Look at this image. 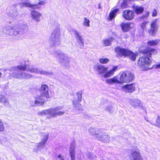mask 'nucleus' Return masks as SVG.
<instances>
[{"instance_id": "nucleus-42", "label": "nucleus", "mask_w": 160, "mask_h": 160, "mask_svg": "<svg viewBox=\"0 0 160 160\" xmlns=\"http://www.w3.org/2000/svg\"><path fill=\"white\" fill-rule=\"evenodd\" d=\"M58 158H59V160H64L60 154L58 155Z\"/></svg>"}, {"instance_id": "nucleus-2", "label": "nucleus", "mask_w": 160, "mask_h": 160, "mask_svg": "<svg viewBox=\"0 0 160 160\" xmlns=\"http://www.w3.org/2000/svg\"><path fill=\"white\" fill-rule=\"evenodd\" d=\"M93 68L94 70L97 72L98 74L102 75L104 78H107L113 76L115 72L118 70V67L114 66L108 70V67L100 64H96L94 66Z\"/></svg>"}, {"instance_id": "nucleus-24", "label": "nucleus", "mask_w": 160, "mask_h": 160, "mask_svg": "<svg viewBox=\"0 0 160 160\" xmlns=\"http://www.w3.org/2000/svg\"><path fill=\"white\" fill-rule=\"evenodd\" d=\"M28 66L24 62H22L20 65L18 66L15 68L19 71H27V67Z\"/></svg>"}, {"instance_id": "nucleus-38", "label": "nucleus", "mask_w": 160, "mask_h": 160, "mask_svg": "<svg viewBox=\"0 0 160 160\" xmlns=\"http://www.w3.org/2000/svg\"><path fill=\"white\" fill-rule=\"evenodd\" d=\"M148 23V22L146 21V22H143L142 23L141 25V28L142 29H144L145 28V27H146V25Z\"/></svg>"}, {"instance_id": "nucleus-50", "label": "nucleus", "mask_w": 160, "mask_h": 160, "mask_svg": "<svg viewBox=\"0 0 160 160\" xmlns=\"http://www.w3.org/2000/svg\"><path fill=\"white\" fill-rule=\"evenodd\" d=\"M12 76H13V75L12 74Z\"/></svg>"}, {"instance_id": "nucleus-18", "label": "nucleus", "mask_w": 160, "mask_h": 160, "mask_svg": "<svg viewBox=\"0 0 160 160\" xmlns=\"http://www.w3.org/2000/svg\"><path fill=\"white\" fill-rule=\"evenodd\" d=\"M134 27V24L131 22L123 23L121 24L122 29L124 32L128 31L130 29L133 28Z\"/></svg>"}, {"instance_id": "nucleus-27", "label": "nucleus", "mask_w": 160, "mask_h": 160, "mask_svg": "<svg viewBox=\"0 0 160 160\" xmlns=\"http://www.w3.org/2000/svg\"><path fill=\"white\" fill-rule=\"evenodd\" d=\"M118 11V9L117 8L113 10H112L110 13L109 19L111 20L115 16L116 13Z\"/></svg>"}, {"instance_id": "nucleus-46", "label": "nucleus", "mask_w": 160, "mask_h": 160, "mask_svg": "<svg viewBox=\"0 0 160 160\" xmlns=\"http://www.w3.org/2000/svg\"><path fill=\"white\" fill-rule=\"evenodd\" d=\"M146 121L148 122H149L152 124V123L151 122H149V120H146Z\"/></svg>"}, {"instance_id": "nucleus-34", "label": "nucleus", "mask_w": 160, "mask_h": 160, "mask_svg": "<svg viewBox=\"0 0 160 160\" xmlns=\"http://www.w3.org/2000/svg\"><path fill=\"white\" fill-rule=\"evenodd\" d=\"M158 41H150L148 42V45L149 46H153L156 45L158 43Z\"/></svg>"}, {"instance_id": "nucleus-25", "label": "nucleus", "mask_w": 160, "mask_h": 160, "mask_svg": "<svg viewBox=\"0 0 160 160\" xmlns=\"http://www.w3.org/2000/svg\"><path fill=\"white\" fill-rule=\"evenodd\" d=\"M128 52L127 57L131 60L135 61L136 59V54L129 50Z\"/></svg>"}, {"instance_id": "nucleus-44", "label": "nucleus", "mask_w": 160, "mask_h": 160, "mask_svg": "<svg viewBox=\"0 0 160 160\" xmlns=\"http://www.w3.org/2000/svg\"><path fill=\"white\" fill-rule=\"evenodd\" d=\"M2 75V73L1 72H0V78L1 77Z\"/></svg>"}, {"instance_id": "nucleus-13", "label": "nucleus", "mask_w": 160, "mask_h": 160, "mask_svg": "<svg viewBox=\"0 0 160 160\" xmlns=\"http://www.w3.org/2000/svg\"><path fill=\"white\" fill-rule=\"evenodd\" d=\"M139 52L143 53L146 54L149 56L152 54H154L157 53L156 50L152 48H147L146 47H141L139 49Z\"/></svg>"}, {"instance_id": "nucleus-20", "label": "nucleus", "mask_w": 160, "mask_h": 160, "mask_svg": "<svg viewBox=\"0 0 160 160\" xmlns=\"http://www.w3.org/2000/svg\"><path fill=\"white\" fill-rule=\"evenodd\" d=\"M41 141L37 144V146L38 148H43L46 142L48 137V133L43 134L42 136Z\"/></svg>"}, {"instance_id": "nucleus-31", "label": "nucleus", "mask_w": 160, "mask_h": 160, "mask_svg": "<svg viewBox=\"0 0 160 160\" xmlns=\"http://www.w3.org/2000/svg\"><path fill=\"white\" fill-rule=\"evenodd\" d=\"M74 32L77 39L82 40L83 39L82 36L77 31L74 30Z\"/></svg>"}, {"instance_id": "nucleus-28", "label": "nucleus", "mask_w": 160, "mask_h": 160, "mask_svg": "<svg viewBox=\"0 0 160 160\" xmlns=\"http://www.w3.org/2000/svg\"><path fill=\"white\" fill-rule=\"evenodd\" d=\"M70 154L71 156L72 160H75V156H74V147H72L70 148L69 150Z\"/></svg>"}, {"instance_id": "nucleus-48", "label": "nucleus", "mask_w": 160, "mask_h": 160, "mask_svg": "<svg viewBox=\"0 0 160 160\" xmlns=\"http://www.w3.org/2000/svg\"><path fill=\"white\" fill-rule=\"evenodd\" d=\"M98 8H100V6H99H99Z\"/></svg>"}, {"instance_id": "nucleus-35", "label": "nucleus", "mask_w": 160, "mask_h": 160, "mask_svg": "<svg viewBox=\"0 0 160 160\" xmlns=\"http://www.w3.org/2000/svg\"><path fill=\"white\" fill-rule=\"evenodd\" d=\"M4 126L1 120L0 119V131H2L4 130Z\"/></svg>"}, {"instance_id": "nucleus-43", "label": "nucleus", "mask_w": 160, "mask_h": 160, "mask_svg": "<svg viewBox=\"0 0 160 160\" xmlns=\"http://www.w3.org/2000/svg\"><path fill=\"white\" fill-rule=\"evenodd\" d=\"M155 68H160V63H158V64H156L155 66Z\"/></svg>"}, {"instance_id": "nucleus-11", "label": "nucleus", "mask_w": 160, "mask_h": 160, "mask_svg": "<svg viewBox=\"0 0 160 160\" xmlns=\"http://www.w3.org/2000/svg\"><path fill=\"white\" fill-rule=\"evenodd\" d=\"M57 59L58 61L62 64L66 65L69 62V57L63 53H59L57 57Z\"/></svg>"}, {"instance_id": "nucleus-51", "label": "nucleus", "mask_w": 160, "mask_h": 160, "mask_svg": "<svg viewBox=\"0 0 160 160\" xmlns=\"http://www.w3.org/2000/svg\"><path fill=\"white\" fill-rule=\"evenodd\" d=\"M41 0H39V1H41Z\"/></svg>"}, {"instance_id": "nucleus-14", "label": "nucleus", "mask_w": 160, "mask_h": 160, "mask_svg": "<svg viewBox=\"0 0 160 160\" xmlns=\"http://www.w3.org/2000/svg\"><path fill=\"white\" fill-rule=\"evenodd\" d=\"M77 100H74L72 101L73 107L76 109H79L81 107V105L79 103L82 100V93L80 91L77 93Z\"/></svg>"}, {"instance_id": "nucleus-9", "label": "nucleus", "mask_w": 160, "mask_h": 160, "mask_svg": "<svg viewBox=\"0 0 160 160\" xmlns=\"http://www.w3.org/2000/svg\"><path fill=\"white\" fill-rule=\"evenodd\" d=\"M27 71L32 73H35L37 74L49 75L52 74L51 72H47L44 70L34 67L30 65H28Z\"/></svg>"}, {"instance_id": "nucleus-7", "label": "nucleus", "mask_w": 160, "mask_h": 160, "mask_svg": "<svg viewBox=\"0 0 160 160\" xmlns=\"http://www.w3.org/2000/svg\"><path fill=\"white\" fill-rule=\"evenodd\" d=\"M151 63V61L149 58L144 56L140 58L138 64L142 70L145 71L152 68Z\"/></svg>"}, {"instance_id": "nucleus-10", "label": "nucleus", "mask_w": 160, "mask_h": 160, "mask_svg": "<svg viewBox=\"0 0 160 160\" xmlns=\"http://www.w3.org/2000/svg\"><path fill=\"white\" fill-rule=\"evenodd\" d=\"M136 85L132 83L122 85L121 87L118 88L119 89H121L126 93H132L135 90Z\"/></svg>"}, {"instance_id": "nucleus-19", "label": "nucleus", "mask_w": 160, "mask_h": 160, "mask_svg": "<svg viewBox=\"0 0 160 160\" xmlns=\"http://www.w3.org/2000/svg\"><path fill=\"white\" fill-rule=\"evenodd\" d=\"M60 29L59 28H57L52 31L51 35V38L52 39H59L60 38Z\"/></svg>"}, {"instance_id": "nucleus-21", "label": "nucleus", "mask_w": 160, "mask_h": 160, "mask_svg": "<svg viewBox=\"0 0 160 160\" xmlns=\"http://www.w3.org/2000/svg\"><path fill=\"white\" fill-rule=\"evenodd\" d=\"M132 105L135 108H139L145 110V108L143 106L142 102L138 99H135L132 102Z\"/></svg>"}, {"instance_id": "nucleus-40", "label": "nucleus", "mask_w": 160, "mask_h": 160, "mask_svg": "<svg viewBox=\"0 0 160 160\" xmlns=\"http://www.w3.org/2000/svg\"><path fill=\"white\" fill-rule=\"evenodd\" d=\"M79 46L80 48H81L83 46V45L84 44L83 41H78Z\"/></svg>"}, {"instance_id": "nucleus-3", "label": "nucleus", "mask_w": 160, "mask_h": 160, "mask_svg": "<svg viewBox=\"0 0 160 160\" xmlns=\"http://www.w3.org/2000/svg\"><path fill=\"white\" fill-rule=\"evenodd\" d=\"M89 134L102 142H108L110 141V137L106 133L102 132L101 129L90 128L88 129Z\"/></svg>"}, {"instance_id": "nucleus-37", "label": "nucleus", "mask_w": 160, "mask_h": 160, "mask_svg": "<svg viewBox=\"0 0 160 160\" xmlns=\"http://www.w3.org/2000/svg\"><path fill=\"white\" fill-rule=\"evenodd\" d=\"M104 44L105 46H110L111 44V41H104Z\"/></svg>"}, {"instance_id": "nucleus-45", "label": "nucleus", "mask_w": 160, "mask_h": 160, "mask_svg": "<svg viewBox=\"0 0 160 160\" xmlns=\"http://www.w3.org/2000/svg\"><path fill=\"white\" fill-rule=\"evenodd\" d=\"M14 68H12L11 69V71H12L14 69Z\"/></svg>"}, {"instance_id": "nucleus-4", "label": "nucleus", "mask_w": 160, "mask_h": 160, "mask_svg": "<svg viewBox=\"0 0 160 160\" xmlns=\"http://www.w3.org/2000/svg\"><path fill=\"white\" fill-rule=\"evenodd\" d=\"M48 90V85L46 84L42 85L41 87V91L42 95H38L36 97L34 103L32 105V106H33L43 105L44 102L45 98L47 99L49 98Z\"/></svg>"}, {"instance_id": "nucleus-39", "label": "nucleus", "mask_w": 160, "mask_h": 160, "mask_svg": "<svg viewBox=\"0 0 160 160\" xmlns=\"http://www.w3.org/2000/svg\"><path fill=\"white\" fill-rule=\"evenodd\" d=\"M157 14V12L156 10L154 9L152 13V16L153 17H156Z\"/></svg>"}, {"instance_id": "nucleus-29", "label": "nucleus", "mask_w": 160, "mask_h": 160, "mask_svg": "<svg viewBox=\"0 0 160 160\" xmlns=\"http://www.w3.org/2000/svg\"><path fill=\"white\" fill-rule=\"evenodd\" d=\"M152 124L156 126L157 127H160V117L158 115L156 118L155 123H152Z\"/></svg>"}, {"instance_id": "nucleus-15", "label": "nucleus", "mask_w": 160, "mask_h": 160, "mask_svg": "<svg viewBox=\"0 0 160 160\" xmlns=\"http://www.w3.org/2000/svg\"><path fill=\"white\" fill-rule=\"evenodd\" d=\"M158 19H155L151 22L150 29L149 30V33L152 35H154L157 31L158 28Z\"/></svg>"}, {"instance_id": "nucleus-23", "label": "nucleus", "mask_w": 160, "mask_h": 160, "mask_svg": "<svg viewBox=\"0 0 160 160\" xmlns=\"http://www.w3.org/2000/svg\"><path fill=\"white\" fill-rule=\"evenodd\" d=\"M132 8L134 11L137 14H140L144 10V8L142 6L136 5H133Z\"/></svg>"}, {"instance_id": "nucleus-36", "label": "nucleus", "mask_w": 160, "mask_h": 160, "mask_svg": "<svg viewBox=\"0 0 160 160\" xmlns=\"http://www.w3.org/2000/svg\"><path fill=\"white\" fill-rule=\"evenodd\" d=\"M2 30L4 32L7 33L9 31V28L7 27H4L3 28Z\"/></svg>"}, {"instance_id": "nucleus-47", "label": "nucleus", "mask_w": 160, "mask_h": 160, "mask_svg": "<svg viewBox=\"0 0 160 160\" xmlns=\"http://www.w3.org/2000/svg\"><path fill=\"white\" fill-rule=\"evenodd\" d=\"M149 15V12H148L147 13V16H148Z\"/></svg>"}, {"instance_id": "nucleus-49", "label": "nucleus", "mask_w": 160, "mask_h": 160, "mask_svg": "<svg viewBox=\"0 0 160 160\" xmlns=\"http://www.w3.org/2000/svg\"><path fill=\"white\" fill-rule=\"evenodd\" d=\"M1 140L0 139V142H1Z\"/></svg>"}, {"instance_id": "nucleus-12", "label": "nucleus", "mask_w": 160, "mask_h": 160, "mask_svg": "<svg viewBox=\"0 0 160 160\" xmlns=\"http://www.w3.org/2000/svg\"><path fill=\"white\" fill-rule=\"evenodd\" d=\"M129 50L127 49L121 48L119 47H117L115 48V51L117 54V55L118 57H127Z\"/></svg>"}, {"instance_id": "nucleus-6", "label": "nucleus", "mask_w": 160, "mask_h": 160, "mask_svg": "<svg viewBox=\"0 0 160 160\" xmlns=\"http://www.w3.org/2000/svg\"><path fill=\"white\" fill-rule=\"evenodd\" d=\"M28 30V26L24 24L12 26L11 28V32L13 35L22 34Z\"/></svg>"}, {"instance_id": "nucleus-16", "label": "nucleus", "mask_w": 160, "mask_h": 160, "mask_svg": "<svg viewBox=\"0 0 160 160\" xmlns=\"http://www.w3.org/2000/svg\"><path fill=\"white\" fill-rule=\"evenodd\" d=\"M123 17L126 20H132L134 18V13L132 11L126 10L123 12Z\"/></svg>"}, {"instance_id": "nucleus-17", "label": "nucleus", "mask_w": 160, "mask_h": 160, "mask_svg": "<svg viewBox=\"0 0 160 160\" xmlns=\"http://www.w3.org/2000/svg\"><path fill=\"white\" fill-rule=\"evenodd\" d=\"M14 77L17 78L27 79L32 78V76L31 74L25 73L24 72H19L17 73Z\"/></svg>"}, {"instance_id": "nucleus-41", "label": "nucleus", "mask_w": 160, "mask_h": 160, "mask_svg": "<svg viewBox=\"0 0 160 160\" xmlns=\"http://www.w3.org/2000/svg\"><path fill=\"white\" fill-rule=\"evenodd\" d=\"M126 5L125 2H123L121 5V7L123 8H126Z\"/></svg>"}, {"instance_id": "nucleus-8", "label": "nucleus", "mask_w": 160, "mask_h": 160, "mask_svg": "<svg viewBox=\"0 0 160 160\" xmlns=\"http://www.w3.org/2000/svg\"><path fill=\"white\" fill-rule=\"evenodd\" d=\"M130 152L131 160H143L140 150L138 147L133 146L130 150Z\"/></svg>"}, {"instance_id": "nucleus-22", "label": "nucleus", "mask_w": 160, "mask_h": 160, "mask_svg": "<svg viewBox=\"0 0 160 160\" xmlns=\"http://www.w3.org/2000/svg\"><path fill=\"white\" fill-rule=\"evenodd\" d=\"M31 15L32 19L37 22L39 21L42 18V14L35 11L32 12Z\"/></svg>"}, {"instance_id": "nucleus-32", "label": "nucleus", "mask_w": 160, "mask_h": 160, "mask_svg": "<svg viewBox=\"0 0 160 160\" xmlns=\"http://www.w3.org/2000/svg\"><path fill=\"white\" fill-rule=\"evenodd\" d=\"M90 21L89 20L86 18H85L83 22V24L85 27H89L90 26Z\"/></svg>"}, {"instance_id": "nucleus-33", "label": "nucleus", "mask_w": 160, "mask_h": 160, "mask_svg": "<svg viewBox=\"0 0 160 160\" xmlns=\"http://www.w3.org/2000/svg\"><path fill=\"white\" fill-rule=\"evenodd\" d=\"M113 108V107L112 105H106L105 109L106 111H108V112H111L112 109Z\"/></svg>"}, {"instance_id": "nucleus-30", "label": "nucleus", "mask_w": 160, "mask_h": 160, "mask_svg": "<svg viewBox=\"0 0 160 160\" xmlns=\"http://www.w3.org/2000/svg\"><path fill=\"white\" fill-rule=\"evenodd\" d=\"M109 61L108 58H102L99 59L100 62L101 64H106L108 63Z\"/></svg>"}, {"instance_id": "nucleus-1", "label": "nucleus", "mask_w": 160, "mask_h": 160, "mask_svg": "<svg viewBox=\"0 0 160 160\" xmlns=\"http://www.w3.org/2000/svg\"><path fill=\"white\" fill-rule=\"evenodd\" d=\"M134 78L133 74L130 71H125L121 73L119 75L107 79L105 82L108 84L112 85L117 84L128 83L132 82Z\"/></svg>"}, {"instance_id": "nucleus-5", "label": "nucleus", "mask_w": 160, "mask_h": 160, "mask_svg": "<svg viewBox=\"0 0 160 160\" xmlns=\"http://www.w3.org/2000/svg\"><path fill=\"white\" fill-rule=\"evenodd\" d=\"M62 107H58L56 108H51L49 109L45 110L38 113L40 115H46L48 118L55 117L58 115H60L64 113V112L61 111Z\"/></svg>"}, {"instance_id": "nucleus-26", "label": "nucleus", "mask_w": 160, "mask_h": 160, "mask_svg": "<svg viewBox=\"0 0 160 160\" xmlns=\"http://www.w3.org/2000/svg\"><path fill=\"white\" fill-rule=\"evenodd\" d=\"M0 102L5 104V105L8 104V102L7 96H3L0 93Z\"/></svg>"}]
</instances>
